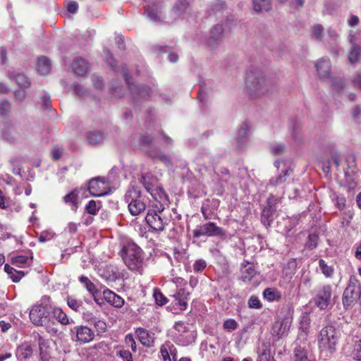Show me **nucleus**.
Here are the masks:
<instances>
[{
    "mask_svg": "<svg viewBox=\"0 0 361 361\" xmlns=\"http://www.w3.org/2000/svg\"><path fill=\"white\" fill-rule=\"evenodd\" d=\"M255 274L254 266L250 263H247L241 269V279L245 282L251 280Z\"/></svg>",
    "mask_w": 361,
    "mask_h": 361,
    "instance_id": "nucleus-34",
    "label": "nucleus"
},
{
    "mask_svg": "<svg viewBox=\"0 0 361 361\" xmlns=\"http://www.w3.org/2000/svg\"><path fill=\"white\" fill-rule=\"evenodd\" d=\"M153 140L154 137L147 133L142 135L138 140L140 148L145 151L147 156L154 162L158 160L165 165L170 164L171 163V157L165 154L159 148L152 146Z\"/></svg>",
    "mask_w": 361,
    "mask_h": 361,
    "instance_id": "nucleus-5",
    "label": "nucleus"
},
{
    "mask_svg": "<svg viewBox=\"0 0 361 361\" xmlns=\"http://www.w3.org/2000/svg\"><path fill=\"white\" fill-rule=\"evenodd\" d=\"M324 27L322 25L316 24L312 27V33L314 37L319 40L322 39Z\"/></svg>",
    "mask_w": 361,
    "mask_h": 361,
    "instance_id": "nucleus-57",
    "label": "nucleus"
},
{
    "mask_svg": "<svg viewBox=\"0 0 361 361\" xmlns=\"http://www.w3.org/2000/svg\"><path fill=\"white\" fill-rule=\"evenodd\" d=\"M154 298L155 299L156 303L160 306L164 305L167 303V298L159 291L157 290H154Z\"/></svg>",
    "mask_w": 361,
    "mask_h": 361,
    "instance_id": "nucleus-53",
    "label": "nucleus"
},
{
    "mask_svg": "<svg viewBox=\"0 0 361 361\" xmlns=\"http://www.w3.org/2000/svg\"><path fill=\"white\" fill-rule=\"evenodd\" d=\"M224 38V28L222 24L218 23L209 30L206 36L204 44L210 50L219 48Z\"/></svg>",
    "mask_w": 361,
    "mask_h": 361,
    "instance_id": "nucleus-10",
    "label": "nucleus"
},
{
    "mask_svg": "<svg viewBox=\"0 0 361 361\" xmlns=\"http://www.w3.org/2000/svg\"><path fill=\"white\" fill-rule=\"evenodd\" d=\"M331 286L329 284L324 285L315 290L314 295L312 299V302L320 310H325L331 303Z\"/></svg>",
    "mask_w": 361,
    "mask_h": 361,
    "instance_id": "nucleus-11",
    "label": "nucleus"
},
{
    "mask_svg": "<svg viewBox=\"0 0 361 361\" xmlns=\"http://www.w3.org/2000/svg\"><path fill=\"white\" fill-rule=\"evenodd\" d=\"M49 298H44L40 303L35 305L30 312V319L35 326H43L49 324L51 317V306Z\"/></svg>",
    "mask_w": 361,
    "mask_h": 361,
    "instance_id": "nucleus-4",
    "label": "nucleus"
},
{
    "mask_svg": "<svg viewBox=\"0 0 361 361\" xmlns=\"http://www.w3.org/2000/svg\"><path fill=\"white\" fill-rule=\"evenodd\" d=\"M12 357L9 345H3L0 349V361H5Z\"/></svg>",
    "mask_w": 361,
    "mask_h": 361,
    "instance_id": "nucleus-46",
    "label": "nucleus"
},
{
    "mask_svg": "<svg viewBox=\"0 0 361 361\" xmlns=\"http://www.w3.org/2000/svg\"><path fill=\"white\" fill-rule=\"evenodd\" d=\"M86 137L88 143L91 145L100 144L104 140L103 134L98 130L88 132Z\"/></svg>",
    "mask_w": 361,
    "mask_h": 361,
    "instance_id": "nucleus-36",
    "label": "nucleus"
},
{
    "mask_svg": "<svg viewBox=\"0 0 361 361\" xmlns=\"http://www.w3.org/2000/svg\"><path fill=\"white\" fill-rule=\"evenodd\" d=\"M291 323L292 317L290 315L285 316L281 320L276 322L271 329L272 335L279 338L286 336Z\"/></svg>",
    "mask_w": 361,
    "mask_h": 361,
    "instance_id": "nucleus-12",
    "label": "nucleus"
},
{
    "mask_svg": "<svg viewBox=\"0 0 361 361\" xmlns=\"http://www.w3.org/2000/svg\"><path fill=\"white\" fill-rule=\"evenodd\" d=\"M79 281L84 286L90 295L98 293V289L96 286L92 283L90 279L85 276H80Z\"/></svg>",
    "mask_w": 361,
    "mask_h": 361,
    "instance_id": "nucleus-37",
    "label": "nucleus"
},
{
    "mask_svg": "<svg viewBox=\"0 0 361 361\" xmlns=\"http://www.w3.org/2000/svg\"><path fill=\"white\" fill-rule=\"evenodd\" d=\"M103 298L108 303L115 307L120 308L124 305V300L109 289L103 291Z\"/></svg>",
    "mask_w": 361,
    "mask_h": 361,
    "instance_id": "nucleus-21",
    "label": "nucleus"
},
{
    "mask_svg": "<svg viewBox=\"0 0 361 361\" xmlns=\"http://www.w3.org/2000/svg\"><path fill=\"white\" fill-rule=\"evenodd\" d=\"M238 326L237 322L233 319H228L224 322L223 327L228 331L235 330Z\"/></svg>",
    "mask_w": 361,
    "mask_h": 361,
    "instance_id": "nucleus-52",
    "label": "nucleus"
},
{
    "mask_svg": "<svg viewBox=\"0 0 361 361\" xmlns=\"http://www.w3.org/2000/svg\"><path fill=\"white\" fill-rule=\"evenodd\" d=\"M263 295L268 301L279 300L281 298V294L279 290L269 288L264 290Z\"/></svg>",
    "mask_w": 361,
    "mask_h": 361,
    "instance_id": "nucleus-40",
    "label": "nucleus"
},
{
    "mask_svg": "<svg viewBox=\"0 0 361 361\" xmlns=\"http://www.w3.org/2000/svg\"><path fill=\"white\" fill-rule=\"evenodd\" d=\"M318 236L315 234H310L305 243L306 247L310 250L314 249L317 246Z\"/></svg>",
    "mask_w": 361,
    "mask_h": 361,
    "instance_id": "nucleus-51",
    "label": "nucleus"
},
{
    "mask_svg": "<svg viewBox=\"0 0 361 361\" xmlns=\"http://www.w3.org/2000/svg\"><path fill=\"white\" fill-rule=\"evenodd\" d=\"M252 4L256 12L268 11L271 8V0H252Z\"/></svg>",
    "mask_w": 361,
    "mask_h": 361,
    "instance_id": "nucleus-35",
    "label": "nucleus"
},
{
    "mask_svg": "<svg viewBox=\"0 0 361 361\" xmlns=\"http://www.w3.org/2000/svg\"><path fill=\"white\" fill-rule=\"evenodd\" d=\"M86 321L94 326L99 334L104 333L106 331V324L104 320H102L96 317H87Z\"/></svg>",
    "mask_w": 361,
    "mask_h": 361,
    "instance_id": "nucleus-31",
    "label": "nucleus"
},
{
    "mask_svg": "<svg viewBox=\"0 0 361 361\" xmlns=\"http://www.w3.org/2000/svg\"><path fill=\"white\" fill-rule=\"evenodd\" d=\"M340 336L338 331L333 326H326L319 332L318 337L319 348L322 351L332 353L336 350V345L338 343Z\"/></svg>",
    "mask_w": 361,
    "mask_h": 361,
    "instance_id": "nucleus-6",
    "label": "nucleus"
},
{
    "mask_svg": "<svg viewBox=\"0 0 361 361\" xmlns=\"http://www.w3.org/2000/svg\"><path fill=\"white\" fill-rule=\"evenodd\" d=\"M18 128V125L16 123H6L2 129L3 136L6 140L13 142L20 135Z\"/></svg>",
    "mask_w": 361,
    "mask_h": 361,
    "instance_id": "nucleus-22",
    "label": "nucleus"
},
{
    "mask_svg": "<svg viewBox=\"0 0 361 361\" xmlns=\"http://www.w3.org/2000/svg\"><path fill=\"white\" fill-rule=\"evenodd\" d=\"M154 192L156 194V197H154L156 200L162 201L167 198V194L162 187L154 188Z\"/></svg>",
    "mask_w": 361,
    "mask_h": 361,
    "instance_id": "nucleus-58",
    "label": "nucleus"
},
{
    "mask_svg": "<svg viewBox=\"0 0 361 361\" xmlns=\"http://www.w3.org/2000/svg\"><path fill=\"white\" fill-rule=\"evenodd\" d=\"M226 9V6L225 4L219 0L215 4L211 6L209 9V16L214 15V16H221L224 13V11Z\"/></svg>",
    "mask_w": 361,
    "mask_h": 361,
    "instance_id": "nucleus-39",
    "label": "nucleus"
},
{
    "mask_svg": "<svg viewBox=\"0 0 361 361\" xmlns=\"http://www.w3.org/2000/svg\"><path fill=\"white\" fill-rule=\"evenodd\" d=\"M207 267V262L204 259H199L195 261L193 264V270L195 272H202Z\"/></svg>",
    "mask_w": 361,
    "mask_h": 361,
    "instance_id": "nucleus-55",
    "label": "nucleus"
},
{
    "mask_svg": "<svg viewBox=\"0 0 361 361\" xmlns=\"http://www.w3.org/2000/svg\"><path fill=\"white\" fill-rule=\"evenodd\" d=\"M11 205V199L7 197L1 190H0V208L5 209L10 207Z\"/></svg>",
    "mask_w": 361,
    "mask_h": 361,
    "instance_id": "nucleus-48",
    "label": "nucleus"
},
{
    "mask_svg": "<svg viewBox=\"0 0 361 361\" xmlns=\"http://www.w3.org/2000/svg\"><path fill=\"white\" fill-rule=\"evenodd\" d=\"M116 355L123 361H133L132 354L129 350L121 349L116 353Z\"/></svg>",
    "mask_w": 361,
    "mask_h": 361,
    "instance_id": "nucleus-60",
    "label": "nucleus"
},
{
    "mask_svg": "<svg viewBox=\"0 0 361 361\" xmlns=\"http://www.w3.org/2000/svg\"><path fill=\"white\" fill-rule=\"evenodd\" d=\"M33 354V348L30 343L25 342L17 348L16 357L18 360H27Z\"/></svg>",
    "mask_w": 361,
    "mask_h": 361,
    "instance_id": "nucleus-23",
    "label": "nucleus"
},
{
    "mask_svg": "<svg viewBox=\"0 0 361 361\" xmlns=\"http://www.w3.org/2000/svg\"><path fill=\"white\" fill-rule=\"evenodd\" d=\"M35 341H37L41 361H49L51 359V348L48 340L44 338L39 334L34 335Z\"/></svg>",
    "mask_w": 361,
    "mask_h": 361,
    "instance_id": "nucleus-17",
    "label": "nucleus"
},
{
    "mask_svg": "<svg viewBox=\"0 0 361 361\" xmlns=\"http://www.w3.org/2000/svg\"><path fill=\"white\" fill-rule=\"evenodd\" d=\"M4 271L15 283L19 282L20 280L25 275L24 271H17L8 264H5Z\"/></svg>",
    "mask_w": 361,
    "mask_h": 361,
    "instance_id": "nucleus-33",
    "label": "nucleus"
},
{
    "mask_svg": "<svg viewBox=\"0 0 361 361\" xmlns=\"http://www.w3.org/2000/svg\"><path fill=\"white\" fill-rule=\"evenodd\" d=\"M14 79L20 87L27 88L30 86V82L27 77L23 73H18Z\"/></svg>",
    "mask_w": 361,
    "mask_h": 361,
    "instance_id": "nucleus-44",
    "label": "nucleus"
},
{
    "mask_svg": "<svg viewBox=\"0 0 361 361\" xmlns=\"http://www.w3.org/2000/svg\"><path fill=\"white\" fill-rule=\"evenodd\" d=\"M11 263L18 267H29L32 263V257L26 255H16L11 258Z\"/></svg>",
    "mask_w": 361,
    "mask_h": 361,
    "instance_id": "nucleus-29",
    "label": "nucleus"
},
{
    "mask_svg": "<svg viewBox=\"0 0 361 361\" xmlns=\"http://www.w3.org/2000/svg\"><path fill=\"white\" fill-rule=\"evenodd\" d=\"M274 197L271 195L267 200V206L264 207L262 212L261 221L266 226H271L274 221V215L276 211V208L274 203Z\"/></svg>",
    "mask_w": 361,
    "mask_h": 361,
    "instance_id": "nucleus-14",
    "label": "nucleus"
},
{
    "mask_svg": "<svg viewBox=\"0 0 361 361\" xmlns=\"http://www.w3.org/2000/svg\"><path fill=\"white\" fill-rule=\"evenodd\" d=\"M188 6V3L185 1H179L173 6L172 9L173 14L176 17L180 16L183 12L186 11Z\"/></svg>",
    "mask_w": 361,
    "mask_h": 361,
    "instance_id": "nucleus-43",
    "label": "nucleus"
},
{
    "mask_svg": "<svg viewBox=\"0 0 361 361\" xmlns=\"http://www.w3.org/2000/svg\"><path fill=\"white\" fill-rule=\"evenodd\" d=\"M125 198L128 202V209L132 215L137 216L145 211L146 204L144 202V197L141 195L138 189L135 188L129 189Z\"/></svg>",
    "mask_w": 361,
    "mask_h": 361,
    "instance_id": "nucleus-9",
    "label": "nucleus"
},
{
    "mask_svg": "<svg viewBox=\"0 0 361 361\" xmlns=\"http://www.w3.org/2000/svg\"><path fill=\"white\" fill-rule=\"evenodd\" d=\"M102 276L109 281H116L121 277V273L118 269L111 264L105 267Z\"/></svg>",
    "mask_w": 361,
    "mask_h": 361,
    "instance_id": "nucleus-26",
    "label": "nucleus"
},
{
    "mask_svg": "<svg viewBox=\"0 0 361 361\" xmlns=\"http://www.w3.org/2000/svg\"><path fill=\"white\" fill-rule=\"evenodd\" d=\"M51 317L53 319H56L63 325H67L69 324V319L67 314L60 307H51Z\"/></svg>",
    "mask_w": 361,
    "mask_h": 361,
    "instance_id": "nucleus-32",
    "label": "nucleus"
},
{
    "mask_svg": "<svg viewBox=\"0 0 361 361\" xmlns=\"http://www.w3.org/2000/svg\"><path fill=\"white\" fill-rule=\"evenodd\" d=\"M125 79L128 83L134 99L147 98L149 96L151 89L148 86L141 85L130 84L129 82L128 74L124 72Z\"/></svg>",
    "mask_w": 361,
    "mask_h": 361,
    "instance_id": "nucleus-16",
    "label": "nucleus"
},
{
    "mask_svg": "<svg viewBox=\"0 0 361 361\" xmlns=\"http://www.w3.org/2000/svg\"><path fill=\"white\" fill-rule=\"evenodd\" d=\"M319 267L322 273L327 278H331L334 274V268L333 266L328 265L326 262L320 259L319 260Z\"/></svg>",
    "mask_w": 361,
    "mask_h": 361,
    "instance_id": "nucleus-41",
    "label": "nucleus"
},
{
    "mask_svg": "<svg viewBox=\"0 0 361 361\" xmlns=\"http://www.w3.org/2000/svg\"><path fill=\"white\" fill-rule=\"evenodd\" d=\"M247 304L250 308L260 309L262 307L261 302L256 295H252L249 298Z\"/></svg>",
    "mask_w": 361,
    "mask_h": 361,
    "instance_id": "nucleus-56",
    "label": "nucleus"
},
{
    "mask_svg": "<svg viewBox=\"0 0 361 361\" xmlns=\"http://www.w3.org/2000/svg\"><path fill=\"white\" fill-rule=\"evenodd\" d=\"M141 182L142 183L146 190L151 194L153 197H156V194L154 192V186L150 183L149 180L145 176L142 177Z\"/></svg>",
    "mask_w": 361,
    "mask_h": 361,
    "instance_id": "nucleus-54",
    "label": "nucleus"
},
{
    "mask_svg": "<svg viewBox=\"0 0 361 361\" xmlns=\"http://www.w3.org/2000/svg\"><path fill=\"white\" fill-rule=\"evenodd\" d=\"M361 295V283L357 276L352 275L343 294V305L345 308L353 306Z\"/></svg>",
    "mask_w": 361,
    "mask_h": 361,
    "instance_id": "nucleus-7",
    "label": "nucleus"
},
{
    "mask_svg": "<svg viewBox=\"0 0 361 361\" xmlns=\"http://www.w3.org/2000/svg\"><path fill=\"white\" fill-rule=\"evenodd\" d=\"M192 235L195 238H200L202 236L217 237L220 239L226 238V231L211 221L197 226L192 231Z\"/></svg>",
    "mask_w": 361,
    "mask_h": 361,
    "instance_id": "nucleus-8",
    "label": "nucleus"
},
{
    "mask_svg": "<svg viewBox=\"0 0 361 361\" xmlns=\"http://www.w3.org/2000/svg\"><path fill=\"white\" fill-rule=\"evenodd\" d=\"M55 322L54 319H51L49 321V324L47 325L43 326L45 327L47 331L52 335H56L59 332V329L55 326Z\"/></svg>",
    "mask_w": 361,
    "mask_h": 361,
    "instance_id": "nucleus-62",
    "label": "nucleus"
},
{
    "mask_svg": "<svg viewBox=\"0 0 361 361\" xmlns=\"http://www.w3.org/2000/svg\"><path fill=\"white\" fill-rule=\"evenodd\" d=\"M63 153V149L59 147H55L51 149V157L54 160H59Z\"/></svg>",
    "mask_w": 361,
    "mask_h": 361,
    "instance_id": "nucleus-64",
    "label": "nucleus"
},
{
    "mask_svg": "<svg viewBox=\"0 0 361 361\" xmlns=\"http://www.w3.org/2000/svg\"><path fill=\"white\" fill-rule=\"evenodd\" d=\"M72 68L77 75H84L89 69V65L83 58L77 57L72 63Z\"/></svg>",
    "mask_w": 361,
    "mask_h": 361,
    "instance_id": "nucleus-24",
    "label": "nucleus"
},
{
    "mask_svg": "<svg viewBox=\"0 0 361 361\" xmlns=\"http://www.w3.org/2000/svg\"><path fill=\"white\" fill-rule=\"evenodd\" d=\"M270 150L273 155L278 156L285 152V146L282 143H274L270 145Z\"/></svg>",
    "mask_w": 361,
    "mask_h": 361,
    "instance_id": "nucleus-45",
    "label": "nucleus"
},
{
    "mask_svg": "<svg viewBox=\"0 0 361 361\" xmlns=\"http://www.w3.org/2000/svg\"><path fill=\"white\" fill-rule=\"evenodd\" d=\"M135 334L140 343L145 347L150 348L154 346V334L149 332L144 328H137L135 330Z\"/></svg>",
    "mask_w": 361,
    "mask_h": 361,
    "instance_id": "nucleus-20",
    "label": "nucleus"
},
{
    "mask_svg": "<svg viewBox=\"0 0 361 361\" xmlns=\"http://www.w3.org/2000/svg\"><path fill=\"white\" fill-rule=\"evenodd\" d=\"M11 111V104L6 101L3 100L0 102V116L3 118L7 116Z\"/></svg>",
    "mask_w": 361,
    "mask_h": 361,
    "instance_id": "nucleus-50",
    "label": "nucleus"
},
{
    "mask_svg": "<svg viewBox=\"0 0 361 361\" xmlns=\"http://www.w3.org/2000/svg\"><path fill=\"white\" fill-rule=\"evenodd\" d=\"M145 220L149 226L154 231L161 232L171 221V215L164 206L159 203L155 209H149Z\"/></svg>",
    "mask_w": 361,
    "mask_h": 361,
    "instance_id": "nucleus-3",
    "label": "nucleus"
},
{
    "mask_svg": "<svg viewBox=\"0 0 361 361\" xmlns=\"http://www.w3.org/2000/svg\"><path fill=\"white\" fill-rule=\"evenodd\" d=\"M51 63L46 56H40L37 59V70L41 75H47L51 71Z\"/></svg>",
    "mask_w": 361,
    "mask_h": 361,
    "instance_id": "nucleus-28",
    "label": "nucleus"
},
{
    "mask_svg": "<svg viewBox=\"0 0 361 361\" xmlns=\"http://www.w3.org/2000/svg\"><path fill=\"white\" fill-rule=\"evenodd\" d=\"M174 329L177 332L180 334V335H182L183 334L187 333L188 331L187 325L182 322H176L174 324Z\"/></svg>",
    "mask_w": 361,
    "mask_h": 361,
    "instance_id": "nucleus-63",
    "label": "nucleus"
},
{
    "mask_svg": "<svg viewBox=\"0 0 361 361\" xmlns=\"http://www.w3.org/2000/svg\"><path fill=\"white\" fill-rule=\"evenodd\" d=\"M248 124L244 122L240 127L238 132L237 142L239 147H242L246 140V136L248 132Z\"/></svg>",
    "mask_w": 361,
    "mask_h": 361,
    "instance_id": "nucleus-38",
    "label": "nucleus"
},
{
    "mask_svg": "<svg viewBox=\"0 0 361 361\" xmlns=\"http://www.w3.org/2000/svg\"><path fill=\"white\" fill-rule=\"evenodd\" d=\"M353 357L357 360H361V340L355 342L353 351Z\"/></svg>",
    "mask_w": 361,
    "mask_h": 361,
    "instance_id": "nucleus-59",
    "label": "nucleus"
},
{
    "mask_svg": "<svg viewBox=\"0 0 361 361\" xmlns=\"http://www.w3.org/2000/svg\"><path fill=\"white\" fill-rule=\"evenodd\" d=\"M99 209L97 202L94 200H90L85 207V212L91 215H96Z\"/></svg>",
    "mask_w": 361,
    "mask_h": 361,
    "instance_id": "nucleus-47",
    "label": "nucleus"
},
{
    "mask_svg": "<svg viewBox=\"0 0 361 361\" xmlns=\"http://www.w3.org/2000/svg\"><path fill=\"white\" fill-rule=\"evenodd\" d=\"M126 267L132 271L142 274L145 266V253L135 243L128 242L121 251Z\"/></svg>",
    "mask_w": 361,
    "mask_h": 361,
    "instance_id": "nucleus-2",
    "label": "nucleus"
},
{
    "mask_svg": "<svg viewBox=\"0 0 361 361\" xmlns=\"http://www.w3.org/2000/svg\"><path fill=\"white\" fill-rule=\"evenodd\" d=\"M88 190L92 196L100 197L108 193L106 182L100 177L93 178L89 182Z\"/></svg>",
    "mask_w": 361,
    "mask_h": 361,
    "instance_id": "nucleus-15",
    "label": "nucleus"
},
{
    "mask_svg": "<svg viewBox=\"0 0 361 361\" xmlns=\"http://www.w3.org/2000/svg\"><path fill=\"white\" fill-rule=\"evenodd\" d=\"M315 68L320 78L323 80L331 79V64L329 59H321L318 60L315 64Z\"/></svg>",
    "mask_w": 361,
    "mask_h": 361,
    "instance_id": "nucleus-18",
    "label": "nucleus"
},
{
    "mask_svg": "<svg viewBox=\"0 0 361 361\" xmlns=\"http://www.w3.org/2000/svg\"><path fill=\"white\" fill-rule=\"evenodd\" d=\"M330 82L332 85V87L334 89L337 91L340 92L343 90L344 88V82L341 78H331L329 79Z\"/></svg>",
    "mask_w": 361,
    "mask_h": 361,
    "instance_id": "nucleus-49",
    "label": "nucleus"
},
{
    "mask_svg": "<svg viewBox=\"0 0 361 361\" xmlns=\"http://www.w3.org/2000/svg\"><path fill=\"white\" fill-rule=\"evenodd\" d=\"M145 13L153 22L158 23L161 21V11H159V7L157 4L147 6L145 8Z\"/></svg>",
    "mask_w": 361,
    "mask_h": 361,
    "instance_id": "nucleus-30",
    "label": "nucleus"
},
{
    "mask_svg": "<svg viewBox=\"0 0 361 361\" xmlns=\"http://www.w3.org/2000/svg\"><path fill=\"white\" fill-rule=\"evenodd\" d=\"M72 333L75 335V341L80 343H86L94 339V331L86 326H77L72 330Z\"/></svg>",
    "mask_w": 361,
    "mask_h": 361,
    "instance_id": "nucleus-13",
    "label": "nucleus"
},
{
    "mask_svg": "<svg viewBox=\"0 0 361 361\" xmlns=\"http://www.w3.org/2000/svg\"><path fill=\"white\" fill-rule=\"evenodd\" d=\"M125 343L126 345H128L133 352H136L137 350V346L135 341L133 338V336L130 334H128L125 337Z\"/></svg>",
    "mask_w": 361,
    "mask_h": 361,
    "instance_id": "nucleus-61",
    "label": "nucleus"
},
{
    "mask_svg": "<svg viewBox=\"0 0 361 361\" xmlns=\"http://www.w3.org/2000/svg\"><path fill=\"white\" fill-rule=\"evenodd\" d=\"M274 88V82L266 78L263 73L251 71L247 74L245 89L251 97L257 98L267 94Z\"/></svg>",
    "mask_w": 361,
    "mask_h": 361,
    "instance_id": "nucleus-1",
    "label": "nucleus"
},
{
    "mask_svg": "<svg viewBox=\"0 0 361 361\" xmlns=\"http://www.w3.org/2000/svg\"><path fill=\"white\" fill-rule=\"evenodd\" d=\"M293 169L290 166H285V168L281 170V172L279 174L272 177L269 180V185L276 186L283 183L290 175Z\"/></svg>",
    "mask_w": 361,
    "mask_h": 361,
    "instance_id": "nucleus-25",
    "label": "nucleus"
},
{
    "mask_svg": "<svg viewBox=\"0 0 361 361\" xmlns=\"http://www.w3.org/2000/svg\"><path fill=\"white\" fill-rule=\"evenodd\" d=\"M66 301L68 307L75 311H78L82 305V302L80 300L76 299L73 295L67 296Z\"/></svg>",
    "mask_w": 361,
    "mask_h": 361,
    "instance_id": "nucleus-42",
    "label": "nucleus"
},
{
    "mask_svg": "<svg viewBox=\"0 0 361 361\" xmlns=\"http://www.w3.org/2000/svg\"><path fill=\"white\" fill-rule=\"evenodd\" d=\"M189 295V292L187 291L185 288H179L176 293L172 295L173 298L174 305L177 307V308L181 311L186 310L188 306V298Z\"/></svg>",
    "mask_w": 361,
    "mask_h": 361,
    "instance_id": "nucleus-19",
    "label": "nucleus"
},
{
    "mask_svg": "<svg viewBox=\"0 0 361 361\" xmlns=\"http://www.w3.org/2000/svg\"><path fill=\"white\" fill-rule=\"evenodd\" d=\"M78 195L79 190L78 189H74L63 197L65 203L70 204L72 210L74 212H76L78 208Z\"/></svg>",
    "mask_w": 361,
    "mask_h": 361,
    "instance_id": "nucleus-27",
    "label": "nucleus"
}]
</instances>
